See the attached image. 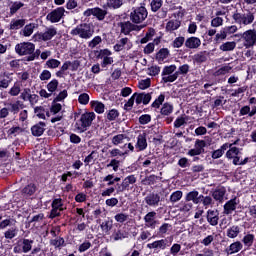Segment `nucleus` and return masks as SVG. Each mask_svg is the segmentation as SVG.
<instances>
[{"label": "nucleus", "instance_id": "obj_1", "mask_svg": "<svg viewBox=\"0 0 256 256\" xmlns=\"http://www.w3.org/2000/svg\"><path fill=\"white\" fill-rule=\"evenodd\" d=\"M95 117L97 115L95 112H85L81 114L80 119L76 121L74 127L79 133H85L91 125H93V121H95Z\"/></svg>", "mask_w": 256, "mask_h": 256}, {"label": "nucleus", "instance_id": "obj_2", "mask_svg": "<svg viewBox=\"0 0 256 256\" xmlns=\"http://www.w3.org/2000/svg\"><path fill=\"white\" fill-rule=\"evenodd\" d=\"M149 16V11H147V7L145 4L141 6L132 7L131 12L129 14V19L132 23L136 25H141L145 19Z\"/></svg>", "mask_w": 256, "mask_h": 256}, {"label": "nucleus", "instance_id": "obj_3", "mask_svg": "<svg viewBox=\"0 0 256 256\" xmlns=\"http://www.w3.org/2000/svg\"><path fill=\"white\" fill-rule=\"evenodd\" d=\"M94 33L95 30L93 29V26L89 23H81L70 31V35H72L73 37L78 35L80 39H91Z\"/></svg>", "mask_w": 256, "mask_h": 256}, {"label": "nucleus", "instance_id": "obj_4", "mask_svg": "<svg viewBox=\"0 0 256 256\" xmlns=\"http://www.w3.org/2000/svg\"><path fill=\"white\" fill-rule=\"evenodd\" d=\"M232 19L236 25H251L255 21V14L250 10H246V12H234L232 15Z\"/></svg>", "mask_w": 256, "mask_h": 256}, {"label": "nucleus", "instance_id": "obj_5", "mask_svg": "<svg viewBox=\"0 0 256 256\" xmlns=\"http://www.w3.org/2000/svg\"><path fill=\"white\" fill-rule=\"evenodd\" d=\"M65 204H63V198H54L51 203V210L49 214V219H57L61 217V212L65 211Z\"/></svg>", "mask_w": 256, "mask_h": 256}, {"label": "nucleus", "instance_id": "obj_6", "mask_svg": "<svg viewBox=\"0 0 256 256\" xmlns=\"http://www.w3.org/2000/svg\"><path fill=\"white\" fill-rule=\"evenodd\" d=\"M117 26L120 27V33H122V35H131L133 31H141V29H143V26H139L131 20L119 22Z\"/></svg>", "mask_w": 256, "mask_h": 256}, {"label": "nucleus", "instance_id": "obj_7", "mask_svg": "<svg viewBox=\"0 0 256 256\" xmlns=\"http://www.w3.org/2000/svg\"><path fill=\"white\" fill-rule=\"evenodd\" d=\"M34 241L31 239H20L16 242L13 253H29L33 249Z\"/></svg>", "mask_w": 256, "mask_h": 256}, {"label": "nucleus", "instance_id": "obj_8", "mask_svg": "<svg viewBox=\"0 0 256 256\" xmlns=\"http://www.w3.org/2000/svg\"><path fill=\"white\" fill-rule=\"evenodd\" d=\"M15 52L20 57H23L24 55H33L35 53V44L31 42H21L16 44L15 46Z\"/></svg>", "mask_w": 256, "mask_h": 256}, {"label": "nucleus", "instance_id": "obj_9", "mask_svg": "<svg viewBox=\"0 0 256 256\" xmlns=\"http://www.w3.org/2000/svg\"><path fill=\"white\" fill-rule=\"evenodd\" d=\"M242 41H244L243 45L246 49H251V47H254L256 43V30L249 29L242 33Z\"/></svg>", "mask_w": 256, "mask_h": 256}, {"label": "nucleus", "instance_id": "obj_10", "mask_svg": "<svg viewBox=\"0 0 256 256\" xmlns=\"http://www.w3.org/2000/svg\"><path fill=\"white\" fill-rule=\"evenodd\" d=\"M205 147H207V142L205 140L196 139L194 143V148L190 149L187 153L190 157H197L198 155H203L205 153Z\"/></svg>", "mask_w": 256, "mask_h": 256}, {"label": "nucleus", "instance_id": "obj_11", "mask_svg": "<svg viewBox=\"0 0 256 256\" xmlns=\"http://www.w3.org/2000/svg\"><path fill=\"white\" fill-rule=\"evenodd\" d=\"M135 183H137V176L134 174L128 175L122 180L120 186H118V193H123V191H131V189H133L131 185H135Z\"/></svg>", "mask_w": 256, "mask_h": 256}, {"label": "nucleus", "instance_id": "obj_12", "mask_svg": "<svg viewBox=\"0 0 256 256\" xmlns=\"http://www.w3.org/2000/svg\"><path fill=\"white\" fill-rule=\"evenodd\" d=\"M63 17H65V8L58 7L47 14L46 20L50 23H59Z\"/></svg>", "mask_w": 256, "mask_h": 256}, {"label": "nucleus", "instance_id": "obj_13", "mask_svg": "<svg viewBox=\"0 0 256 256\" xmlns=\"http://www.w3.org/2000/svg\"><path fill=\"white\" fill-rule=\"evenodd\" d=\"M170 246L171 244H169V241H167V239H160L152 243H148L146 247L147 249H154L156 253H159V251H165V249Z\"/></svg>", "mask_w": 256, "mask_h": 256}, {"label": "nucleus", "instance_id": "obj_14", "mask_svg": "<svg viewBox=\"0 0 256 256\" xmlns=\"http://www.w3.org/2000/svg\"><path fill=\"white\" fill-rule=\"evenodd\" d=\"M55 35H57V28L55 27H49L46 28L45 32H40L36 35V38L38 39V41H51V39H53V37H55Z\"/></svg>", "mask_w": 256, "mask_h": 256}, {"label": "nucleus", "instance_id": "obj_15", "mask_svg": "<svg viewBox=\"0 0 256 256\" xmlns=\"http://www.w3.org/2000/svg\"><path fill=\"white\" fill-rule=\"evenodd\" d=\"M144 202L149 207H159V203H161V195H159V193L150 192L144 198Z\"/></svg>", "mask_w": 256, "mask_h": 256}, {"label": "nucleus", "instance_id": "obj_16", "mask_svg": "<svg viewBox=\"0 0 256 256\" xmlns=\"http://www.w3.org/2000/svg\"><path fill=\"white\" fill-rule=\"evenodd\" d=\"M37 189V184L30 182L21 189V195L25 197V199H28V197H33V195L37 193Z\"/></svg>", "mask_w": 256, "mask_h": 256}, {"label": "nucleus", "instance_id": "obj_17", "mask_svg": "<svg viewBox=\"0 0 256 256\" xmlns=\"http://www.w3.org/2000/svg\"><path fill=\"white\" fill-rule=\"evenodd\" d=\"M157 212L151 211L144 216L145 227L149 229H155L157 225Z\"/></svg>", "mask_w": 256, "mask_h": 256}, {"label": "nucleus", "instance_id": "obj_18", "mask_svg": "<svg viewBox=\"0 0 256 256\" xmlns=\"http://www.w3.org/2000/svg\"><path fill=\"white\" fill-rule=\"evenodd\" d=\"M134 97H135V103L136 105H141V103H143V105H149V103H151V93H145V92H141V93H134Z\"/></svg>", "mask_w": 256, "mask_h": 256}, {"label": "nucleus", "instance_id": "obj_19", "mask_svg": "<svg viewBox=\"0 0 256 256\" xmlns=\"http://www.w3.org/2000/svg\"><path fill=\"white\" fill-rule=\"evenodd\" d=\"M170 55L171 52L169 51V48H161L155 54V61H157L159 65H163V63H167V59H169Z\"/></svg>", "mask_w": 256, "mask_h": 256}, {"label": "nucleus", "instance_id": "obj_20", "mask_svg": "<svg viewBox=\"0 0 256 256\" xmlns=\"http://www.w3.org/2000/svg\"><path fill=\"white\" fill-rule=\"evenodd\" d=\"M255 115H256V106H252V109H251V106L245 105L239 109V117H244V119L255 117Z\"/></svg>", "mask_w": 256, "mask_h": 256}, {"label": "nucleus", "instance_id": "obj_21", "mask_svg": "<svg viewBox=\"0 0 256 256\" xmlns=\"http://www.w3.org/2000/svg\"><path fill=\"white\" fill-rule=\"evenodd\" d=\"M206 219L209 225L212 227H217V225H219V210L209 209L207 211Z\"/></svg>", "mask_w": 256, "mask_h": 256}, {"label": "nucleus", "instance_id": "obj_22", "mask_svg": "<svg viewBox=\"0 0 256 256\" xmlns=\"http://www.w3.org/2000/svg\"><path fill=\"white\" fill-rule=\"evenodd\" d=\"M46 127H47V124L43 121H40V122L34 124L30 128V131H31L33 137H41V135H43V133H45Z\"/></svg>", "mask_w": 256, "mask_h": 256}, {"label": "nucleus", "instance_id": "obj_23", "mask_svg": "<svg viewBox=\"0 0 256 256\" xmlns=\"http://www.w3.org/2000/svg\"><path fill=\"white\" fill-rule=\"evenodd\" d=\"M226 193H227V188H225V186H221L216 188L213 191L212 197L215 201H218L219 203H223V199H225Z\"/></svg>", "mask_w": 256, "mask_h": 256}, {"label": "nucleus", "instance_id": "obj_24", "mask_svg": "<svg viewBox=\"0 0 256 256\" xmlns=\"http://www.w3.org/2000/svg\"><path fill=\"white\" fill-rule=\"evenodd\" d=\"M147 145V134H139L137 137L135 148L138 149V151H145V149H147Z\"/></svg>", "mask_w": 256, "mask_h": 256}, {"label": "nucleus", "instance_id": "obj_25", "mask_svg": "<svg viewBox=\"0 0 256 256\" xmlns=\"http://www.w3.org/2000/svg\"><path fill=\"white\" fill-rule=\"evenodd\" d=\"M185 47H187V49H199V47H201V39L191 36L186 39Z\"/></svg>", "mask_w": 256, "mask_h": 256}, {"label": "nucleus", "instance_id": "obj_26", "mask_svg": "<svg viewBox=\"0 0 256 256\" xmlns=\"http://www.w3.org/2000/svg\"><path fill=\"white\" fill-rule=\"evenodd\" d=\"M201 199H203V195H199L197 190L191 191L186 195V201H192L195 205H199Z\"/></svg>", "mask_w": 256, "mask_h": 256}, {"label": "nucleus", "instance_id": "obj_27", "mask_svg": "<svg viewBox=\"0 0 256 256\" xmlns=\"http://www.w3.org/2000/svg\"><path fill=\"white\" fill-rule=\"evenodd\" d=\"M243 249V244L240 241L233 242L228 248H226L227 255H234V253H239Z\"/></svg>", "mask_w": 256, "mask_h": 256}, {"label": "nucleus", "instance_id": "obj_28", "mask_svg": "<svg viewBox=\"0 0 256 256\" xmlns=\"http://www.w3.org/2000/svg\"><path fill=\"white\" fill-rule=\"evenodd\" d=\"M158 181H161V177H159L155 174H152V175L146 176L144 179H142L141 184L151 187L152 185H155Z\"/></svg>", "mask_w": 256, "mask_h": 256}, {"label": "nucleus", "instance_id": "obj_29", "mask_svg": "<svg viewBox=\"0 0 256 256\" xmlns=\"http://www.w3.org/2000/svg\"><path fill=\"white\" fill-rule=\"evenodd\" d=\"M237 209V197L235 196L234 198L230 199L227 201L224 205V211L227 215L233 213Z\"/></svg>", "mask_w": 256, "mask_h": 256}, {"label": "nucleus", "instance_id": "obj_30", "mask_svg": "<svg viewBox=\"0 0 256 256\" xmlns=\"http://www.w3.org/2000/svg\"><path fill=\"white\" fill-rule=\"evenodd\" d=\"M231 69H233V67H231L230 65H225L214 71L212 75L213 77H215V79H221V77H224L223 75L231 73Z\"/></svg>", "mask_w": 256, "mask_h": 256}, {"label": "nucleus", "instance_id": "obj_31", "mask_svg": "<svg viewBox=\"0 0 256 256\" xmlns=\"http://www.w3.org/2000/svg\"><path fill=\"white\" fill-rule=\"evenodd\" d=\"M229 149V143H224L219 149L214 150L211 154L212 159H221L225 152Z\"/></svg>", "mask_w": 256, "mask_h": 256}, {"label": "nucleus", "instance_id": "obj_32", "mask_svg": "<svg viewBox=\"0 0 256 256\" xmlns=\"http://www.w3.org/2000/svg\"><path fill=\"white\" fill-rule=\"evenodd\" d=\"M26 20L25 19H12L10 22V31H17L19 29H23L25 27Z\"/></svg>", "mask_w": 256, "mask_h": 256}, {"label": "nucleus", "instance_id": "obj_33", "mask_svg": "<svg viewBox=\"0 0 256 256\" xmlns=\"http://www.w3.org/2000/svg\"><path fill=\"white\" fill-rule=\"evenodd\" d=\"M209 53L207 51H200L193 56L194 63L201 65V63H205L207 61V56Z\"/></svg>", "mask_w": 256, "mask_h": 256}, {"label": "nucleus", "instance_id": "obj_34", "mask_svg": "<svg viewBox=\"0 0 256 256\" xmlns=\"http://www.w3.org/2000/svg\"><path fill=\"white\" fill-rule=\"evenodd\" d=\"M239 233H241V228L237 225H233L226 231V237L229 239H235L239 236Z\"/></svg>", "mask_w": 256, "mask_h": 256}, {"label": "nucleus", "instance_id": "obj_35", "mask_svg": "<svg viewBox=\"0 0 256 256\" xmlns=\"http://www.w3.org/2000/svg\"><path fill=\"white\" fill-rule=\"evenodd\" d=\"M50 245L55 247V249H61L62 247H67V243H65V238L58 236L55 239L50 240Z\"/></svg>", "mask_w": 256, "mask_h": 256}, {"label": "nucleus", "instance_id": "obj_36", "mask_svg": "<svg viewBox=\"0 0 256 256\" xmlns=\"http://www.w3.org/2000/svg\"><path fill=\"white\" fill-rule=\"evenodd\" d=\"M181 27V21L179 20H169L166 24V31L169 33H173V31H177Z\"/></svg>", "mask_w": 256, "mask_h": 256}, {"label": "nucleus", "instance_id": "obj_37", "mask_svg": "<svg viewBox=\"0 0 256 256\" xmlns=\"http://www.w3.org/2000/svg\"><path fill=\"white\" fill-rule=\"evenodd\" d=\"M90 106L95 111V113H98V115H101L102 113H105V104L99 101H91Z\"/></svg>", "mask_w": 256, "mask_h": 256}, {"label": "nucleus", "instance_id": "obj_38", "mask_svg": "<svg viewBox=\"0 0 256 256\" xmlns=\"http://www.w3.org/2000/svg\"><path fill=\"white\" fill-rule=\"evenodd\" d=\"M228 151L226 152V159H233L235 155H240L241 150L237 148L236 146H233V144L228 143Z\"/></svg>", "mask_w": 256, "mask_h": 256}, {"label": "nucleus", "instance_id": "obj_39", "mask_svg": "<svg viewBox=\"0 0 256 256\" xmlns=\"http://www.w3.org/2000/svg\"><path fill=\"white\" fill-rule=\"evenodd\" d=\"M15 151H17V147L15 146H8L7 149L0 150V159H9Z\"/></svg>", "mask_w": 256, "mask_h": 256}, {"label": "nucleus", "instance_id": "obj_40", "mask_svg": "<svg viewBox=\"0 0 256 256\" xmlns=\"http://www.w3.org/2000/svg\"><path fill=\"white\" fill-rule=\"evenodd\" d=\"M235 47H237V42H225L222 43L219 47L220 51L229 52V51H235Z\"/></svg>", "mask_w": 256, "mask_h": 256}, {"label": "nucleus", "instance_id": "obj_41", "mask_svg": "<svg viewBox=\"0 0 256 256\" xmlns=\"http://www.w3.org/2000/svg\"><path fill=\"white\" fill-rule=\"evenodd\" d=\"M107 10H103L102 8L95 7L94 8V17H96L97 21H105V17H107Z\"/></svg>", "mask_w": 256, "mask_h": 256}, {"label": "nucleus", "instance_id": "obj_42", "mask_svg": "<svg viewBox=\"0 0 256 256\" xmlns=\"http://www.w3.org/2000/svg\"><path fill=\"white\" fill-rule=\"evenodd\" d=\"M242 243H244L245 247H253V243H255V234H246L242 239Z\"/></svg>", "mask_w": 256, "mask_h": 256}, {"label": "nucleus", "instance_id": "obj_43", "mask_svg": "<svg viewBox=\"0 0 256 256\" xmlns=\"http://www.w3.org/2000/svg\"><path fill=\"white\" fill-rule=\"evenodd\" d=\"M106 6L108 9H120L123 7V0H107Z\"/></svg>", "mask_w": 256, "mask_h": 256}, {"label": "nucleus", "instance_id": "obj_44", "mask_svg": "<svg viewBox=\"0 0 256 256\" xmlns=\"http://www.w3.org/2000/svg\"><path fill=\"white\" fill-rule=\"evenodd\" d=\"M59 87V80L57 79H52L47 85H46V89L49 91V93H51L53 95V93H55V91H57Z\"/></svg>", "mask_w": 256, "mask_h": 256}, {"label": "nucleus", "instance_id": "obj_45", "mask_svg": "<svg viewBox=\"0 0 256 256\" xmlns=\"http://www.w3.org/2000/svg\"><path fill=\"white\" fill-rule=\"evenodd\" d=\"M127 43H129V38H121L119 43L113 46L114 51H116V53H119V51H123Z\"/></svg>", "mask_w": 256, "mask_h": 256}, {"label": "nucleus", "instance_id": "obj_46", "mask_svg": "<svg viewBox=\"0 0 256 256\" xmlns=\"http://www.w3.org/2000/svg\"><path fill=\"white\" fill-rule=\"evenodd\" d=\"M96 59H105V57H111L113 53L111 50L105 48L95 52Z\"/></svg>", "mask_w": 256, "mask_h": 256}, {"label": "nucleus", "instance_id": "obj_47", "mask_svg": "<svg viewBox=\"0 0 256 256\" xmlns=\"http://www.w3.org/2000/svg\"><path fill=\"white\" fill-rule=\"evenodd\" d=\"M161 115L169 116L171 113H173V105L169 104V102H166L162 105V108L160 110Z\"/></svg>", "mask_w": 256, "mask_h": 256}, {"label": "nucleus", "instance_id": "obj_48", "mask_svg": "<svg viewBox=\"0 0 256 256\" xmlns=\"http://www.w3.org/2000/svg\"><path fill=\"white\" fill-rule=\"evenodd\" d=\"M4 77L0 80V89H7L9 87V85H11V83H13V78H11V76L6 75L4 73Z\"/></svg>", "mask_w": 256, "mask_h": 256}, {"label": "nucleus", "instance_id": "obj_49", "mask_svg": "<svg viewBox=\"0 0 256 256\" xmlns=\"http://www.w3.org/2000/svg\"><path fill=\"white\" fill-rule=\"evenodd\" d=\"M150 7L152 13H157V11L163 7V0H152L150 2Z\"/></svg>", "mask_w": 256, "mask_h": 256}, {"label": "nucleus", "instance_id": "obj_50", "mask_svg": "<svg viewBox=\"0 0 256 256\" xmlns=\"http://www.w3.org/2000/svg\"><path fill=\"white\" fill-rule=\"evenodd\" d=\"M177 71V66L175 64H172L170 66H165L162 70V77H165L167 75H173Z\"/></svg>", "mask_w": 256, "mask_h": 256}, {"label": "nucleus", "instance_id": "obj_51", "mask_svg": "<svg viewBox=\"0 0 256 256\" xmlns=\"http://www.w3.org/2000/svg\"><path fill=\"white\" fill-rule=\"evenodd\" d=\"M164 102H165V94H160L158 98H156L154 102L151 104V107L153 109H159V107H161V105H163Z\"/></svg>", "mask_w": 256, "mask_h": 256}, {"label": "nucleus", "instance_id": "obj_52", "mask_svg": "<svg viewBox=\"0 0 256 256\" xmlns=\"http://www.w3.org/2000/svg\"><path fill=\"white\" fill-rule=\"evenodd\" d=\"M179 78V72H175L174 74H169L168 76H162L163 83H174Z\"/></svg>", "mask_w": 256, "mask_h": 256}, {"label": "nucleus", "instance_id": "obj_53", "mask_svg": "<svg viewBox=\"0 0 256 256\" xmlns=\"http://www.w3.org/2000/svg\"><path fill=\"white\" fill-rule=\"evenodd\" d=\"M21 7H25V4L23 2L21 1L13 2V4L10 7V15H15V13H17V11L21 9Z\"/></svg>", "mask_w": 256, "mask_h": 256}, {"label": "nucleus", "instance_id": "obj_54", "mask_svg": "<svg viewBox=\"0 0 256 256\" xmlns=\"http://www.w3.org/2000/svg\"><path fill=\"white\" fill-rule=\"evenodd\" d=\"M125 139H127L126 134H117L114 137H112V144H114L115 146L121 145V143H123Z\"/></svg>", "mask_w": 256, "mask_h": 256}, {"label": "nucleus", "instance_id": "obj_55", "mask_svg": "<svg viewBox=\"0 0 256 256\" xmlns=\"http://www.w3.org/2000/svg\"><path fill=\"white\" fill-rule=\"evenodd\" d=\"M185 41V37L183 36L176 37L172 42V47L174 49H180V47H183V44H185Z\"/></svg>", "mask_w": 256, "mask_h": 256}, {"label": "nucleus", "instance_id": "obj_56", "mask_svg": "<svg viewBox=\"0 0 256 256\" xmlns=\"http://www.w3.org/2000/svg\"><path fill=\"white\" fill-rule=\"evenodd\" d=\"M182 198H183V191L181 190H177L170 195L171 203H177V201H181Z\"/></svg>", "mask_w": 256, "mask_h": 256}, {"label": "nucleus", "instance_id": "obj_57", "mask_svg": "<svg viewBox=\"0 0 256 256\" xmlns=\"http://www.w3.org/2000/svg\"><path fill=\"white\" fill-rule=\"evenodd\" d=\"M169 229H171V224L163 223L158 229V232H157L158 237H163V235H166Z\"/></svg>", "mask_w": 256, "mask_h": 256}, {"label": "nucleus", "instance_id": "obj_58", "mask_svg": "<svg viewBox=\"0 0 256 256\" xmlns=\"http://www.w3.org/2000/svg\"><path fill=\"white\" fill-rule=\"evenodd\" d=\"M8 93H9V95H11V97H17V95H19V93H21V84L15 83L13 85V87L10 88Z\"/></svg>", "mask_w": 256, "mask_h": 256}, {"label": "nucleus", "instance_id": "obj_59", "mask_svg": "<svg viewBox=\"0 0 256 256\" xmlns=\"http://www.w3.org/2000/svg\"><path fill=\"white\" fill-rule=\"evenodd\" d=\"M119 117V110L117 109H111L106 113V119L108 121H115Z\"/></svg>", "mask_w": 256, "mask_h": 256}, {"label": "nucleus", "instance_id": "obj_60", "mask_svg": "<svg viewBox=\"0 0 256 256\" xmlns=\"http://www.w3.org/2000/svg\"><path fill=\"white\" fill-rule=\"evenodd\" d=\"M138 87L142 91H145V89H149V87H151V78H146L144 80H140L138 82Z\"/></svg>", "mask_w": 256, "mask_h": 256}, {"label": "nucleus", "instance_id": "obj_61", "mask_svg": "<svg viewBox=\"0 0 256 256\" xmlns=\"http://www.w3.org/2000/svg\"><path fill=\"white\" fill-rule=\"evenodd\" d=\"M225 39H227V34H225V32L221 28L220 32L215 35L214 43H216V45H219V43H222V41H225Z\"/></svg>", "mask_w": 256, "mask_h": 256}, {"label": "nucleus", "instance_id": "obj_62", "mask_svg": "<svg viewBox=\"0 0 256 256\" xmlns=\"http://www.w3.org/2000/svg\"><path fill=\"white\" fill-rule=\"evenodd\" d=\"M30 97H31V88H24L20 93L19 99H22V101H29Z\"/></svg>", "mask_w": 256, "mask_h": 256}, {"label": "nucleus", "instance_id": "obj_63", "mask_svg": "<svg viewBox=\"0 0 256 256\" xmlns=\"http://www.w3.org/2000/svg\"><path fill=\"white\" fill-rule=\"evenodd\" d=\"M63 109V106L60 103L55 102L53 100L52 105L50 107V113H53V115H57Z\"/></svg>", "mask_w": 256, "mask_h": 256}, {"label": "nucleus", "instance_id": "obj_64", "mask_svg": "<svg viewBox=\"0 0 256 256\" xmlns=\"http://www.w3.org/2000/svg\"><path fill=\"white\" fill-rule=\"evenodd\" d=\"M34 113L38 119H45V108L43 106L35 107Z\"/></svg>", "mask_w": 256, "mask_h": 256}]
</instances>
